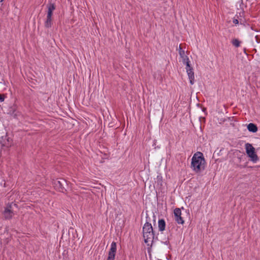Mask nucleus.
<instances>
[{"label": "nucleus", "mask_w": 260, "mask_h": 260, "mask_svg": "<svg viewBox=\"0 0 260 260\" xmlns=\"http://www.w3.org/2000/svg\"><path fill=\"white\" fill-rule=\"evenodd\" d=\"M205 160L202 153H196L192 157L191 168L196 173H200L205 169Z\"/></svg>", "instance_id": "obj_1"}, {"label": "nucleus", "mask_w": 260, "mask_h": 260, "mask_svg": "<svg viewBox=\"0 0 260 260\" xmlns=\"http://www.w3.org/2000/svg\"><path fill=\"white\" fill-rule=\"evenodd\" d=\"M143 234L144 242L147 245L152 244L154 239V233L151 223L146 222L143 228Z\"/></svg>", "instance_id": "obj_2"}, {"label": "nucleus", "mask_w": 260, "mask_h": 260, "mask_svg": "<svg viewBox=\"0 0 260 260\" xmlns=\"http://www.w3.org/2000/svg\"><path fill=\"white\" fill-rule=\"evenodd\" d=\"M245 149L246 153L250 157L251 160L254 162H256L258 159V157L255 152V148L251 144L246 143Z\"/></svg>", "instance_id": "obj_3"}, {"label": "nucleus", "mask_w": 260, "mask_h": 260, "mask_svg": "<svg viewBox=\"0 0 260 260\" xmlns=\"http://www.w3.org/2000/svg\"><path fill=\"white\" fill-rule=\"evenodd\" d=\"M16 206L15 204L11 203L8 204L4 211V216L6 219H11L14 215V207Z\"/></svg>", "instance_id": "obj_4"}, {"label": "nucleus", "mask_w": 260, "mask_h": 260, "mask_svg": "<svg viewBox=\"0 0 260 260\" xmlns=\"http://www.w3.org/2000/svg\"><path fill=\"white\" fill-rule=\"evenodd\" d=\"M117 250L116 243L113 242L111 245V248L108 252V257L107 260H114L115 254Z\"/></svg>", "instance_id": "obj_5"}, {"label": "nucleus", "mask_w": 260, "mask_h": 260, "mask_svg": "<svg viewBox=\"0 0 260 260\" xmlns=\"http://www.w3.org/2000/svg\"><path fill=\"white\" fill-rule=\"evenodd\" d=\"M175 220L178 224L184 223V220L181 217V211L179 208H176L174 211Z\"/></svg>", "instance_id": "obj_6"}, {"label": "nucleus", "mask_w": 260, "mask_h": 260, "mask_svg": "<svg viewBox=\"0 0 260 260\" xmlns=\"http://www.w3.org/2000/svg\"><path fill=\"white\" fill-rule=\"evenodd\" d=\"M179 54L182 59L183 63L186 64L187 67H189V61L188 57L185 55V51L182 50L181 45L179 46Z\"/></svg>", "instance_id": "obj_7"}, {"label": "nucleus", "mask_w": 260, "mask_h": 260, "mask_svg": "<svg viewBox=\"0 0 260 260\" xmlns=\"http://www.w3.org/2000/svg\"><path fill=\"white\" fill-rule=\"evenodd\" d=\"M186 71L187 73L188 78L190 80V83L191 85H192L194 83V72L192 71V68L189 65V67H187L186 66Z\"/></svg>", "instance_id": "obj_8"}, {"label": "nucleus", "mask_w": 260, "mask_h": 260, "mask_svg": "<svg viewBox=\"0 0 260 260\" xmlns=\"http://www.w3.org/2000/svg\"><path fill=\"white\" fill-rule=\"evenodd\" d=\"M56 6L54 4L50 3L47 5V16L52 17L53 11L55 9Z\"/></svg>", "instance_id": "obj_9"}, {"label": "nucleus", "mask_w": 260, "mask_h": 260, "mask_svg": "<svg viewBox=\"0 0 260 260\" xmlns=\"http://www.w3.org/2000/svg\"><path fill=\"white\" fill-rule=\"evenodd\" d=\"M56 185H58L60 187L59 190L61 192H63L64 189V185L67 184V181L65 180H57L55 183Z\"/></svg>", "instance_id": "obj_10"}, {"label": "nucleus", "mask_w": 260, "mask_h": 260, "mask_svg": "<svg viewBox=\"0 0 260 260\" xmlns=\"http://www.w3.org/2000/svg\"><path fill=\"white\" fill-rule=\"evenodd\" d=\"M158 229L160 231H164L166 228V222L164 219H161L158 220Z\"/></svg>", "instance_id": "obj_11"}, {"label": "nucleus", "mask_w": 260, "mask_h": 260, "mask_svg": "<svg viewBox=\"0 0 260 260\" xmlns=\"http://www.w3.org/2000/svg\"><path fill=\"white\" fill-rule=\"evenodd\" d=\"M247 129L249 132L255 133L257 131L256 125L253 123H250L247 125Z\"/></svg>", "instance_id": "obj_12"}, {"label": "nucleus", "mask_w": 260, "mask_h": 260, "mask_svg": "<svg viewBox=\"0 0 260 260\" xmlns=\"http://www.w3.org/2000/svg\"><path fill=\"white\" fill-rule=\"evenodd\" d=\"M52 22V17L47 16L46 20L45 22V26L47 28H49L51 26Z\"/></svg>", "instance_id": "obj_13"}, {"label": "nucleus", "mask_w": 260, "mask_h": 260, "mask_svg": "<svg viewBox=\"0 0 260 260\" xmlns=\"http://www.w3.org/2000/svg\"><path fill=\"white\" fill-rule=\"evenodd\" d=\"M241 42L237 39H235L232 41V44L236 47L240 46Z\"/></svg>", "instance_id": "obj_14"}, {"label": "nucleus", "mask_w": 260, "mask_h": 260, "mask_svg": "<svg viewBox=\"0 0 260 260\" xmlns=\"http://www.w3.org/2000/svg\"><path fill=\"white\" fill-rule=\"evenodd\" d=\"M5 98L4 95L0 94V101L3 102L4 101Z\"/></svg>", "instance_id": "obj_15"}, {"label": "nucleus", "mask_w": 260, "mask_h": 260, "mask_svg": "<svg viewBox=\"0 0 260 260\" xmlns=\"http://www.w3.org/2000/svg\"><path fill=\"white\" fill-rule=\"evenodd\" d=\"M233 23H234V24H238V23H239V21H238V19H234L233 20Z\"/></svg>", "instance_id": "obj_16"}, {"label": "nucleus", "mask_w": 260, "mask_h": 260, "mask_svg": "<svg viewBox=\"0 0 260 260\" xmlns=\"http://www.w3.org/2000/svg\"><path fill=\"white\" fill-rule=\"evenodd\" d=\"M4 0H0V2H2Z\"/></svg>", "instance_id": "obj_17"}]
</instances>
